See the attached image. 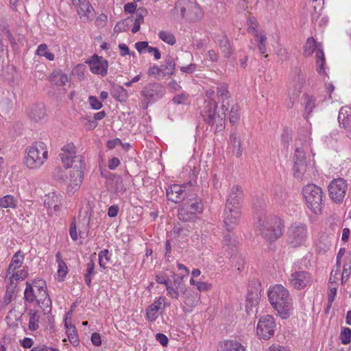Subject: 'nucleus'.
<instances>
[{
    "label": "nucleus",
    "mask_w": 351,
    "mask_h": 351,
    "mask_svg": "<svg viewBox=\"0 0 351 351\" xmlns=\"http://www.w3.org/2000/svg\"><path fill=\"white\" fill-rule=\"evenodd\" d=\"M61 160L66 168H69L75 162L79 165H75L74 169L71 174L70 182L68 187L69 193H73L80 186L83 180V170L84 162L81 156H76L75 147L73 143H69L64 145L60 154Z\"/></svg>",
    "instance_id": "f257e3e1"
},
{
    "label": "nucleus",
    "mask_w": 351,
    "mask_h": 351,
    "mask_svg": "<svg viewBox=\"0 0 351 351\" xmlns=\"http://www.w3.org/2000/svg\"><path fill=\"white\" fill-rule=\"evenodd\" d=\"M268 298L271 306L282 319L290 316L293 309V300L287 289L276 285L268 291Z\"/></svg>",
    "instance_id": "f03ea898"
},
{
    "label": "nucleus",
    "mask_w": 351,
    "mask_h": 351,
    "mask_svg": "<svg viewBox=\"0 0 351 351\" xmlns=\"http://www.w3.org/2000/svg\"><path fill=\"white\" fill-rule=\"evenodd\" d=\"M256 230L267 241L274 242L283 234V221L276 216H263L259 219Z\"/></svg>",
    "instance_id": "7ed1b4c3"
},
{
    "label": "nucleus",
    "mask_w": 351,
    "mask_h": 351,
    "mask_svg": "<svg viewBox=\"0 0 351 351\" xmlns=\"http://www.w3.org/2000/svg\"><path fill=\"white\" fill-rule=\"evenodd\" d=\"M25 163L29 169H39L47 161L48 151L47 146L42 142H36L26 148Z\"/></svg>",
    "instance_id": "20e7f679"
},
{
    "label": "nucleus",
    "mask_w": 351,
    "mask_h": 351,
    "mask_svg": "<svg viewBox=\"0 0 351 351\" xmlns=\"http://www.w3.org/2000/svg\"><path fill=\"white\" fill-rule=\"evenodd\" d=\"M215 93V92L213 89L206 90V96L209 101H206L202 114L207 123L211 125L216 124V129L221 130L223 128L224 117L216 113L217 103L214 99Z\"/></svg>",
    "instance_id": "39448f33"
},
{
    "label": "nucleus",
    "mask_w": 351,
    "mask_h": 351,
    "mask_svg": "<svg viewBox=\"0 0 351 351\" xmlns=\"http://www.w3.org/2000/svg\"><path fill=\"white\" fill-rule=\"evenodd\" d=\"M302 193L307 207L315 215L320 214L323 208V191L315 184H307Z\"/></svg>",
    "instance_id": "423d86ee"
},
{
    "label": "nucleus",
    "mask_w": 351,
    "mask_h": 351,
    "mask_svg": "<svg viewBox=\"0 0 351 351\" xmlns=\"http://www.w3.org/2000/svg\"><path fill=\"white\" fill-rule=\"evenodd\" d=\"M174 11L180 13L182 19L193 22L199 21L203 16L199 5L190 0H178L174 7Z\"/></svg>",
    "instance_id": "0eeeda50"
},
{
    "label": "nucleus",
    "mask_w": 351,
    "mask_h": 351,
    "mask_svg": "<svg viewBox=\"0 0 351 351\" xmlns=\"http://www.w3.org/2000/svg\"><path fill=\"white\" fill-rule=\"evenodd\" d=\"M287 243L293 247L304 245L308 238L307 226L302 222H294L287 230Z\"/></svg>",
    "instance_id": "6e6552de"
},
{
    "label": "nucleus",
    "mask_w": 351,
    "mask_h": 351,
    "mask_svg": "<svg viewBox=\"0 0 351 351\" xmlns=\"http://www.w3.org/2000/svg\"><path fill=\"white\" fill-rule=\"evenodd\" d=\"M315 52L316 70L319 74L325 73L324 65L325 57L322 45L313 38H308L304 46V54L306 56H311Z\"/></svg>",
    "instance_id": "1a4fd4ad"
},
{
    "label": "nucleus",
    "mask_w": 351,
    "mask_h": 351,
    "mask_svg": "<svg viewBox=\"0 0 351 351\" xmlns=\"http://www.w3.org/2000/svg\"><path fill=\"white\" fill-rule=\"evenodd\" d=\"M203 211V204L197 197L190 198L179 209L178 218L183 221H191L196 219V215Z\"/></svg>",
    "instance_id": "9d476101"
},
{
    "label": "nucleus",
    "mask_w": 351,
    "mask_h": 351,
    "mask_svg": "<svg viewBox=\"0 0 351 351\" xmlns=\"http://www.w3.org/2000/svg\"><path fill=\"white\" fill-rule=\"evenodd\" d=\"M45 281L42 280H34L32 284L26 282V289L24 297L26 301L32 303L35 300L40 301L48 297Z\"/></svg>",
    "instance_id": "9b49d317"
},
{
    "label": "nucleus",
    "mask_w": 351,
    "mask_h": 351,
    "mask_svg": "<svg viewBox=\"0 0 351 351\" xmlns=\"http://www.w3.org/2000/svg\"><path fill=\"white\" fill-rule=\"evenodd\" d=\"M276 328L274 317L270 315H265L259 319L256 332L261 339H269L274 335Z\"/></svg>",
    "instance_id": "f8f14e48"
},
{
    "label": "nucleus",
    "mask_w": 351,
    "mask_h": 351,
    "mask_svg": "<svg viewBox=\"0 0 351 351\" xmlns=\"http://www.w3.org/2000/svg\"><path fill=\"white\" fill-rule=\"evenodd\" d=\"M165 93V88L160 84H148L141 91V95L144 97L143 104H145L147 107L149 102L156 101L162 98Z\"/></svg>",
    "instance_id": "ddd939ff"
},
{
    "label": "nucleus",
    "mask_w": 351,
    "mask_h": 351,
    "mask_svg": "<svg viewBox=\"0 0 351 351\" xmlns=\"http://www.w3.org/2000/svg\"><path fill=\"white\" fill-rule=\"evenodd\" d=\"M348 189V184L343 178L334 179L328 186L330 197L336 203L343 202Z\"/></svg>",
    "instance_id": "4468645a"
},
{
    "label": "nucleus",
    "mask_w": 351,
    "mask_h": 351,
    "mask_svg": "<svg viewBox=\"0 0 351 351\" xmlns=\"http://www.w3.org/2000/svg\"><path fill=\"white\" fill-rule=\"evenodd\" d=\"M191 187L190 183H185L184 184H173L167 191V197L169 201L174 203H180L182 202L186 197L190 196L189 188Z\"/></svg>",
    "instance_id": "2eb2a0df"
},
{
    "label": "nucleus",
    "mask_w": 351,
    "mask_h": 351,
    "mask_svg": "<svg viewBox=\"0 0 351 351\" xmlns=\"http://www.w3.org/2000/svg\"><path fill=\"white\" fill-rule=\"evenodd\" d=\"M289 282L295 289H303L311 286V275L306 271H298L291 274Z\"/></svg>",
    "instance_id": "dca6fc26"
},
{
    "label": "nucleus",
    "mask_w": 351,
    "mask_h": 351,
    "mask_svg": "<svg viewBox=\"0 0 351 351\" xmlns=\"http://www.w3.org/2000/svg\"><path fill=\"white\" fill-rule=\"evenodd\" d=\"M241 208L237 206L231 207L226 205L223 221L228 231L234 229L238 225L241 218Z\"/></svg>",
    "instance_id": "f3484780"
},
{
    "label": "nucleus",
    "mask_w": 351,
    "mask_h": 351,
    "mask_svg": "<svg viewBox=\"0 0 351 351\" xmlns=\"http://www.w3.org/2000/svg\"><path fill=\"white\" fill-rule=\"evenodd\" d=\"M305 75L300 69H295L292 77V85L289 89V97L293 101L296 99L302 92V87L305 83Z\"/></svg>",
    "instance_id": "a211bd4d"
},
{
    "label": "nucleus",
    "mask_w": 351,
    "mask_h": 351,
    "mask_svg": "<svg viewBox=\"0 0 351 351\" xmlns=\"http://www.w3.org/2000/svg\"><path fill=\"white\" fill-rule=\"evenodd\" d=\"M90 71L97 75L105 76L107 74L108 62L102 56L94 54L89 60L86 61Z\"/></svg>",
    "instance_id": "6ab92c4d"
},
{
    "label": "nucleus",
    "mask_w": 351,
    "mask_h": 351,
    "mask_svg": "<svg viewBox=\"0 0 351 351\" xmlns=\"http://www.w3.org/2000/svg\"><path fill=\"white\" fill-rule=\"evenodd\" d=\"M217 96L219 102L221 104V108L223 111L222 117H225L226 112L228 111L230 102V93L228 90V86L226 84H220L217 87Z\"/></svg>",
    "instance_id": "aec40b11"
},
{
    "label": "nucleus",
    "mask_w": 351,
    "mask_h": 351,
    "mask_svg": "<svg viewBox=\"0 0 351 351\" xmlns=\"http://www.w3.org/2000/svg\"><path fill=\"white\" fill-rule=\"evenodd\" d=\"M62 197L60 194L55 192L49 193L45 195L44 204L47 208L49 214L53 212H57L60 210L61 206Z\"/></svg>",
    "instance_id": "412c9836"
},
{
    "label": "nucleus",
    "mask_w": 351,
    "mask_h": 351,
    "mask_svg": "<svg viewBox=\"0 0 351 351\" xmlns=\"http://www.w3.org/2000/svg\"><path fill=\"white\" fill-rule=\"evenodd\" d=\"M243 193L241 187L239 186H233L228 195L226 205L228 206H237L241 208V201Z\"/></svg>",
    "instance_id": "4be33fe9"
},
{
    "label": "nucleus",
    "mask_w": 351,
    "mask_h": 351,
    "mask_svg": "<svg viewBox=\"0 0 351 351\" xmlns=\"http://www.w3.org/2000/svg\"><path fill=\"white\" fill-rule=\"evenodd\" d=\"M147 14V10L143 8H139L135 13V18L133 20L131 18L125 19L121 25H129L130 23L134 22V26L132 29V33L135 34L140 29L141 24L144 22V16Z\"/></svg>",
    "instance_id": "5701e85b"
},
{
    "label": "nucleus",
    "mask_w": 351,
    "mask_h": 351,
    "mask_svg": "<svg viewBox=\"0 0 351 351\" xmlns=\"http://www.w3.org/2000/svg\"><path fill=\"white\" fill-rule=\"evenodd\" d=\"M173 289L175 291L174 294H167V295L172 299L178 300L180 294H185L186 287L184 283V278L185 275H174Z\"/></svg>",
    "instance_id": "b1692460"
},
{
    "label": "nucleus",
    "mask_w": 351,
    "mask_h": 351,
    "mask_svg": "<svg viewBox=\"0 0 351 351\" xmlns=\"http://www.w3.org/2000/svg\"><path fill=\"white\" fill-rule=\"evenodd\" d=\"M165 298L161 296L147 308L146 317L148 320L154 322L157 319L158 311L161 308V305L165 303Z\"/></svg>",
    "instance_id": "393cba45"
},
{
    "label": "nucleus",
    "mask_w": 351,
    "mask_h": 351,
    "mask_svg": "<svg viewBox=\"0 0 351 351\" xmlns=\"http://www.w3.org/2000/svg\"><path fill=\"white\" fill-rule=\"evenodd\" d=\"M109 189L117 194H123L127 189L123 184V178L116 174L112 175L110 178Z\"/></svg>",
    "instance_id": "a878e982"
},
{
    "label": "nucleus",
    "mask_w": 351,
    "mask_h": 351,
    "mask_svg": "<svg viewBox=\"0 0 351 351\" xmlns=\"http://www.w3.org/2000/svg\"><path fill=\"white\" fill-rule=\"evenodd\" d=\"M215 42L219 45L223 57L229 58L233 52V49L227 36L226 35L218 36Z\"/></svg>",
    "instance_id": "bb28decb"
},
{
    "label": "nucleus",
    "mask_w": 351,
    "mask_h": 351,
    "mask_svg": "<svg viewBox=\"0 0 351 351\" xmlns=\"http://www.w3.org/2000/svg\"><path fill=\"white\" fill-rule=\"evenodd\" d=\"M160 67L163 76L173 75L174 74V70L176 68V63L173 58L170 55L165 56L164 61Z\"/></svg>",
    "instance_id": "cd10ccee"
},
{
    "label": "nucleus",
    "mask_w": 351,
    "mask_h": 351,
    "mask_svg": "<svg viewBox=\"0 0 351 351\" xmlns=\"http://www.w3.org/2000/svg\"><path fill=\"white\" fill-rule=\"evenodd\" d=\"M183 302L186 305L188 311H191V308L195 306L200 299V295L198 293L187 291L186 290L185 294H183Z\"/></svg>",
    "instance_id": "c85d7f7f"
},
{
    "label": "nucleus",
    "mask_w": 351,
    "mask_h": 351,
    "mask_svg": "<svg viewBox=\"0 0 351 351\" xmlns=\"http://www.w3.org/2000/svg\"><path fill=\"white\" fill-rule=\"evenodd\" d=\"M76 8L77 14L80 18L85 17L87 20L93 18L94 10L87 0H85L82 4Z\"/></svg>",
    "instance_id": "c756f323"
},
{
    "label": "nucleus",
    "mask_w": 351,
    "mask_h": 351,
    "mask_svg": "<svg viewBox=\"0 0 351 351\" xmlns=\"http://www.w3.org/2000/svg\"><path fill=\"white\" fill-rule=\"evenodd\" d=\"M29 117L35 121H39L46 117V110L43 105L33 106L29 112Z\"/></svg>",
    "instance_id": "7c9ffc66"
},
{
    "label": "nucleus",
    "mask_w": 351,
    "mask_h": 351,
    "mask_svg": "<svg viewBox=\"0 0 351 351\" xmlns=\"http://www.w3.org/2000/svg\"><path fill=\"white\" fill-rule=\"evenodd\" d=\"M245 347L239 342L232 340H228L222 343L219 351H245Z\"/></svg>",
    "instance_id": "2f4dec72"
},
{
    "label": "nucleus",
    "mask_w": 351,
    "mask_h": 351,
    "mask_svg": "<svg viewBox=\"0 0 351 351\" xmlns=\"http://www.w3.org/2000/svg\"><path fill=\"white\" fill-rule=\"evenodd\" d=\"M56 261L58 263V276L59 280H64V278L66 277L68 273V269L66 263L62 259L61 254L59 252H58L56 254Z\"/></svg>",
    "instance_id": "473e14b6"
},
{
    "label": "nucleus",
    "mask_w": 351,
    "mask_h": 351,
    "mask_svg": "<svg viewBox=\"0 0 351 351\" xmlns=\"http://www.w3.org/2000/svg\"><path fill=\"white\" fill-rule=\"evenodd\" d=\"M29 315V325L28 328L32 331L36 330L39 327L40 315L38 311L31 309L28 312Z\"/></svg>",
    "instance_id": "72a5a7b5"
},
{
    "label": "nucleus",
    "mask_w": 351,
    "mask_h": 351,
    "mask_svg": "<svg viewBox=\"0 0 351 351\" xmlns=\"http://www.w3.org/2000/svg\"><path fill=\"white\" fill-rule=\"evenodd\" d=\"M156 281L158 284H162L166 286L167 294H174L175 291L173 289V285L170 280L165 274H159L156 275Z\"/></svg>",
    "instance_id": "f704fd0d"
},
{
    "label": "nucleus",
    "mask_w": 351,
    "mask_h": 351,
    "mask_svg": "<svg viewBox=\"0 0 351 351\" xmlns=\"http://www.w3.org/2000/svg\"><path fill=\"white\" fill-rule=\"evenodd\" d=\"M23 259V256L19 252L15 253L12 258L7 273L10 274L12 271H14L16 269L19 268L21 266Z\"/></svg>",
    "instance_id": "c9c22d12"
},
{
    "label": "nucleus",
    "mask_w": 351,
    "mask_h": 351,
    "mask_svg": "<svg viewBox=\"0 0 351 351\" xmlns=\"http://www.w3.org/2000/svg\"><path fill=\"white\" fill-rule=\"evenodd\" d=\"M246 24L247 26V32L252 34L253 36H258L260 32L257 29V27H258V23L256 19L254 16H250L246 21Z\"/></svg>",
    "instance_id": "e433bc0d"
},
{
    "label": "nucleus",
    "mask_w": 351,
    "mask_h": 351,
    "mask_svg": "<svg viewBox=\"0 0 351 351\" xmlns=\"http://www.w3.org/2000/svg\"><path fill=\"white\" fill-rule=\"evenodd\" d=\"M66 334L69 340L74 346L79 344V339L75 326L73 324H70L69 326L66 325Z\"/></svg>",
    "instance_id": "4c0bfd02"
},
{
    "label": "nucleus",
    "mask_w": 351,
    "mask_h": 351,
    "mask_svg": "<svg viewBox=\"0 0 351 351\" xmlns=\"http://www.w3.org/2000/svg\"><path fill=\"white\" fill-rule=\"evenodd\" d=\"M51 81L57 86H64L68 82V77L64 73H53L51 76Z\"/></svg>",
    "instance_id": "58836bf2"
},
{
    "label": "nucleus",
    "mask_w": 351,
    "mask_h": 351,
    "mask_svg": "<svg viewBox=\"0 0 351 351\" xmlns=\"http://www.w3.org/2000/svg\"><path fill=\"white\" fill-rule=\"evenodd\" d=\"M112 95L119 101H125L128 96V91L121 86H118L114 88Z\"/></svg>",
    "instance_id": "ea45409f"
},
{
    "label": "nucleus",
    "mask_w": 351,
    "mask_h": 351,
    "mask_svg": "<svg viewBox=\"0 0 351 351\" xmlns=\"http://www.w3.org/2000/svg\"><path fill=\"white\" fill-rule=\"evenodd\" d=\"M0 206L4 208H15L16 201L12 195H7L0 198Z\"/></svg>",
    "instance_id": "a19ab883"
},
{
    "label": "nucleus",
    "mask_w": 351,
    "mask_h": 351,
    "mask_svg": "<svg viewBox=\"0 0 351 351\" xmlns=\"http://www.w3.org/2000/svg\"><path fill=\"white\" fill-rule=\"evenodd\" d=\"M306 170V162H294L293 174L297 178H301Z\"/></svg>",
    "instance_id": "79ce46f5"
},
{
    "label": "nucleus",
    "mask_w": 351,
    "mask_h": 351,
    "mask_svg": "<svg viewBox=\"0 0 351 351\" xmlns=\"http://www.w3.org/2000/svg\"><path fill=\"white\" fill-rule=\"evenodd\" d=\"M351 274V254H349L346 256L345 261L343 266V272L341 280L343 278L348 280Z\"/></svg>",
    "instance_id": "37998d69"
},
{
    "label": "nucleus",
    "mask_w": 351,
    "mask_h": 351,
    "mask_svg": "<svg viewBox=\"0 0 351 351\" xmlns=\"http://www.w3.org/2000/svg\"><path fill=\"white\" fill-rule=\"evenodd\" d=\"M256 38V40L258 43V49L259 52L261 54H264L266 53V42H267V37L265 34L261 32L260 34H258V36H254Z\"/></svg>",
    "instance_id": "c03bdc74"
},
{
    "label": "nucleus",
    "mask_w": 351,
    "mask_h": 351,
    "mask_svg": "<svg viewBox=\"0 0 351 351\" xmlns=\"http://www.w3.org/2000/svg\"><path fill=\"white\" fill-rule=\"evenodd\" d=\"M99 266L104 269L106 268V264L110 260V256L109 255V251L106 249L101 250L99 254Z\"/></svg>",
    "instance_id": "a18cd8bd"
},
{
    "label": "nucleus",
    "mask_w": 351,
    "mask_h": 351,
    "mask_svg": "<svg viewBox=\"0 0 351 351\" xmlns=\"http://www.w3.org/2000/svg\"><path fill=\"white\" fill-rule=\"evenodd\" d=\"M158 36L162 41L170 45H173L176 42L175 36L172 34L165 31H160L158 34Z\"/></svg>",
    "instance_id": "49530a36"
},
{
    "label": "nucleus",
    "mask_w": 351,
    "mask_h": 351,
    "mask_svg": "<svg viewBox=\"0 0 351 351\" xmlns=\"http://www.w3.org/2000/svg\"><path fill=\"white\" fill-rule=\"evenodd\" d=\"M239 109L240 108L238 104H234L231 108L230 112L229 121L232 125L237 123V121L239 120Z\"/></svg>",
    "instance_id": "de8ad7c7"
},
{
    "label": "nucleus",
    "mask_w": 351,
    "mask_h": 351,
    "mask_svg": "<svg viewBox=\"0 0 351 351\" xmlns=\"http://www.w3.org/2000/svg\"><path fill=\"white\" fill-rule=\"evenodd\" d=\"M16 293L17 290L13 289L12 287H6V292L3 298V303L8 305L15 297Z\"/></svg>",
    "instance_id": "09e8293b"
},
{
    "label": "nucleus",
    "mask_w": 351,
    "mask_h": 351,
    "mask_svg": "<svg viewBox=\"0 0 351 351\" xmlns=\"http://www.w3.org/2000/svg\"><path fill=\"white\" fill-rule=\"evenodd\" d=\"M230 142L231 145H234L235 147H238L237 150L235 152V155L237 157H239L241 156V143L237 140L236 133H231L230 135Z\"/></svg>",
    "instance_id": "8fccbe9b"
},
{
    "label": "nucleus",
    "mask_w": 351,
    "mask_h": 351,
    "mask_svg": "<svg viewBox=\"0 0 351 351\" xmlns=\"http://www.w3.org/2000/svg\"><path fill=\"white\" fill-rule=\"evenodd\" d=\"M340 339L343 344L349 343L351 339V330L349 328H344L341 332Z\"/></svg>",
    "instance_id": "3c124183"
},
{
    "label": "nucleus",
    "mask_w": 351,
    "mask_h": 351,
    "mask_svg": "<svg viewBox=\"0 0 351 351\" xmlns=\"http://www.w3.org/2000/svg\"><path fill=\"white\" fill-rule=\"evenodd\" d=\"M19 282V280L16 279L12 272L10 274L7 273L6 287H12L13 289L17 290V284Z\"/></svg>",
    "instance_id": "603ef678"
},
{
    "label": "nucleus",
    "mask_w": 351,
    "mask_h": 351,
    "mask_svg": "<svg viewBox=\"0 0 351 351\" xmlns=\"http://www.w3.org/2000/svg\"><path fill=\"white\" fill-rule=\"evenodd\" d=\"M348 112L349 109L346 107L341 108L339 112L338 121L340 124H343L344 126L348 123V122L346 121V119L349 115Z\"/></svg>",
    "instance_id": "864d4df0"
},
{
    "label": "nucleus",
    "mask_w": 351,
    "mask_h": 351,
    "mask_svg": "<svg viewBox=\"0 0 351 351\" xmlns=\"http://www.w3.org/2000/svg\"><path fill=\"white\" fill-rule=\"evenodd\" d=\"M315 98L313 97H307L305 101V110L308 114L313 112L315 107Z\"/></svg>",
    "instance_id": "5fc2aeb1"
},
{
    "label": "nucleus",
    "mask_w": 351,
    "mask_h": 351,
    "mask_svg": "<svg viewBox=\"0 0 351 351\" xmlns=\"http://www.w3.org/2000/svg\"><path fill=\"white\" fill-rule=\"evenodd\" d=\"M189 94L186 93H182L181 94L176 95L172 99V101L176 104H184L188 99Z\"/></svg>",
    "instance_id": "6e6d98bb"
},
{
    "label": "nucleus",
    "mask_w": 351,
    "mask_h": 351,
    "mask_svg": "<svg viewBox=\"0 0 351 351\" xmlns=\"http://www.w3.org/2000/svg\"><path fill=\"white\" fill-rule=\"evenodd\" d=\"M69 234L71 238L73 241H77L78 239L77 232V227H76V221L74 218L70 225L69 228Z\"/></svg>",
    "instance_id": "4d7b16f0"
},
{
    "label": "nucleus",
    "mask_w": 351,
    "mask_h": 351,
    "mask_svg": "<svg viewBox=\"0 0 351 351\" xmlns=\"http://www.w3.org/2000/svg\"><path fill=\"white\" fill-rule=\"evenodd\" d=\"M294 158H295V161L294 162H300V161L302 162H306L304 152L300 148H297L295 149Z\"/></svg>",
    "instance_id": "13d9d810"
},
{
    "label": "nucleus",
    "mask_w": 351,
    "mask_h": 351,
    "mask_svg": "<svg viewBox=\"0 0 351 351\" xmlns=\"http://www.w3.org/2000/svg\"><path fill=\"white\" fill-rule=\"evenodd\" d=\"M135 48L139 53H142L144 52V50L147 51V48H149V46L148 45V42L140 41L135 43Z\"/></svg>",
    "instance_id": "bf43d9fd"
},
{
    "label": "nucleus",
    "mask_w": 351,
    "mask_h": 351,
    "mask_svg": "<svg viewBox=\"0 0 351 351\" xmlns=\"http://www.w3.org/2000/svg\"><path fill=\"white\" fill-rule=\"evenodd\" d=\"M89 102L91 107L95 110H99L102 107V104L95 96L89 97Z\"/></svg>",
    "instance_id": "052dcab7"
},
{
    "label": "nucleus",
    "mask_w": 351,
    "mask_h": 351,
    "mask_svg": "<svg viewBox=\"0 0 351 351\" xmlns=\"http://www.w3.org/2000/svg\"><path fill=\"white\" fill-rule=\"evenodd\" d=\"M12 273L16 278V279L19 280V281L23 280L28 276L27 271H26L25 269H21L16 272H15V271H12Z\"/></svg>",
    "instance_id": "680f3d73"
},
{
    "label": "nucleus",
    "mask_w": 351,
    "mask_h": 351,
    "mask_svg": "<svg viewBox=\"0 0 351 351\" xmlns=\"http://www.w3.org/2000/svg\"><path fill=\"white\" fill-rule=\"evenodd\" d=\"M162 73L160 67L157 65H153L148 69L147 74L149 76H156Z\"/></svg>",
    "instance_id": "e2e57ef3"
},
{
    "label": "nucleus",
    "mask_w": 351,
    "mask_h": 351,
    "mask_svg": "<svg viewBox=\"0 0 351 351\" xmlns=\"http://www.w3.org/2000/svg\"><path fill=\"white\" fill-rule=\"evenodd\" d=\"M94 269H95V263L91 260V261H90L89 263H87L86 270L84 274V276L92 277L95 274Z\"/></svg>",
    "instance_id": "0e129e2a"
},
{
    "label": "nucleus",
    "mask_w": 351,
    "mask_h": 351,
    "mask_svg": "<svg viewBox=\"0 0 351 351\" xmlns=\"http://www.w3.org/2000/svg\"><path fill=\"white\" fill-rule=\"evenodd\" d=\"M211 285L205 282H197V288L199 291H206L211 289Z\"/></svg>",
    "instance_id": "69168bd1"
},
{
    "label": "nucleus",
    "mask_w": 351,
    "mask_h": 351,
    "mask_svg": "<svg viewBox=\"0 0 351 351\" xmlns=\"http://www.w3.org/2000/svg\"><path fill=\"white\" fill-rule=\"evenodd\" d=\"M120 165V160L118 158L114 157L108 160V166L111 170L115 169Z\"/></svg>",
    "instance_id": "338daca9"
},
{
    "label": "nucleus",
    "mask_w": 351,
    "mask_h": 351,
    "mask_svg": "<svg viewBox=\"0 0 351 351\" xmlns=\"http://www.w3.org/2000/svg\"><path fill=\"white\" fill-rule=\"evenodd\" d=\"M91 341L95 346H99L101 344V336L97 332H94L91 335Z\"/></svg>",
    "instance_id": "774afa93"
}]
</instances>
